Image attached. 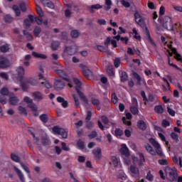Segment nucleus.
Instances as JSON below:
<instances>
[{"label": "nucleus", "instance_id": "nucleus-1", "mask_svg": "<svg viewBox=\"0 0 182 182\" xmlns=\"http://www.w3.org/2000/svg\"><path fill=\"white\" fill-rule=\"evenodd\" d=\"M75 86V90L80 97V99L85 103V105H87L89 103V100H87V98L86 96H85V94L80 91V89L82 88V82L80 80L77 78H74L73 79Z\"/></svg>", "mask_w": 182, "mask_h": 182}, {"label": "nucleus", "instance_id": "nucleus-2", "mask_svg": "<svg viewBox=\"0 0 182 182\" xmlns=\"http://www.w3.org/2000/svg\"><path fill=\"white\" fill-rule=\"evenodd\" d=\"M23 102L27 103L28 107L32 110V112H34L33 116H35V117H38V116H39V112H38V107L35 103H33V100L31 99L29 97H24Z\"/></svg>", "mask_w": 182, "mask_h": 182}, {"label": "nucleus", "instance_id": "nucleus-3", "mask_svg": "<svg viewBox=\"0 0 182 182\" xmlns=\"http://www.w3.org/2000/svg\"><path fill=\"white\" fill-rule=\"evenodd\" d=\"M165 174L168 180L174 181V180L177 178V169H176V168H171L169 166H166L165 168Z\"/></svg>", "mask_w": 182, "mask_h": 182}, {"label": "nucleus", "instance_id": "nucleus-4", "mask_svg": "<svg viewBox=\"0 0 182 182\" xmlns=\"http://www.w3.org/2000/svg\"><path fill=\"white\" fill-rule=\"evenodd\" d=\"M163 27L168 31H173L174 26L173 25V21L171 18L168 16H166L163 19Z\"/></svg>", "mask_w": 182, "mask_h": 182}, {"label": "nucleus", "instance_id": "nucleus-5", "mask_svg": "<svg viewBox=\"0 0 182 182\" xmlns=\"http://www.w3.org/2000/svg\"><path fill=\"white\" fill-rule=\"evenodd\" d=\"M53 132L55 134H59V136H62L63 139H68V132H66V130L63 128L55 126L53 127Z\"/></svg>", "mask_w": 182, "mask_h": 182}, {"label": "nucleus", "instance_id": "nucleus-6", "mask_svg": "<svg viewBox=\"0 0 182 182\" xmlns=\"http://www.w3.org/2000/svg\"><path fill=\"white\" fill-rule=\"evenodd\" d=\"M64 53H66L69 56H73V55L77 53V47L76 46H66L64 49Z\"/></svg>", "mask_w": 182, "mask_h": 182}, {"label": "nucleus", "instance_id": "nucleus-7", "mask_svg": "<svg viewBox=\"0 0 182 182\" xmlns=\"http://www.w3.org/2000/svg\"><path fill=\"white\" fill-rule=\"evenodd\" d=\"M55 73L57 75H59V76H60V77H62V79L63 80H65V82L70 83V78H69L68 73H66V72H65V70H60V69H56V70H55Z\"/></svg>", "mask_w": 182, "mask_h": 182}, {"label": "nucleus", "instance_id": "nucleus-8", "mask_svg": "<svg viewBox=\"0 0 182 182\" xmlns=\"http://www.w3.org/2000/svg\"><path fill=\"white\" fill-rule=\"evenodd\" d=\"M92 154L96 161H99L100 160H102V149L100 147L95 148L92 150Z\"/></svg>", "mask_w": 182, "mask_h": 182}, {"label": "nucleus", "instance_id": "nucleus-9", "mask_svg": "<svg viewBox=\"0 0 182 182\" xmlns=\"http://www.w3.org/2000/svg\"><path fill=\"white\" fill-rule=\"evenodd\" d=\"M134 19H135V22L139 25V26H145V23H144V18H143V17H141V15H140V13H139V11H136L134 14Z\"/></svg>", "mask_w": 182, "mask_h": 182}, {"label": "nucleus", "instance_id": "nucleus-10", "mask_svg": "<svg viewBox=\"0 0 182 182\" xmlns=\"http://www.w3.org/2000/svg\"><path fill=\"white\" fill-rule=\"evenodd\" d=\"M9 60L5 57L0 56V68L6 69V68H9Z\"/></svg>", "mask_w": 182, "mask_h": 182}, {"label": "nucleus", "instance_id": "nucleus-11", "mask_svg": "<svg viewBox=\"0 0 182 182\" xmlns=\"http://www.w3.org/2000/svg\"><path fill=\"white\" fill-rule=\"evenodd\" d=\"M79 68L82 69L84 76H85L87 79L90 80V70H89V68H87V67L83 64H80Z\"/></svg>", "mask_w": 182, "mask_h": 182}, {"label": "nucleus", "instance_id": "nucleus-12", "mask_svg": "<svg viewBox=\"0 0 182 182\" xmlns=\"http://www.w3.org/2000/svg\"><path fill=\"white\" fill-rule=\"evenodd\" d=\"M90 119H92V111H87L85 122L87 129H92V122H90Z\"/></svg>", "mask_w": 182, "mask_h": 182}, {"label": "nucleus", "instance_id": "nucleus-13", "mask_svg": "<svg viewBox=\"0 0 182 182\" xmlns=\"http://www.w3.org/2000/svg\"><path fill=\"white\" fill-rule=\"evenodd\" d=\"M65 87V82L61 80H56L54 82V88L55 90H62Z\"/></svg>", "mask_w": 182, "mask_h": 182}, {"label": "nucleus", "instance_id": "nucleus-14", "mask_svg": "<svg viewBox=\"0 0 182 182\" xmlns=\"http://www.w3.org/2000/svg\"><path fill=\"white\" fill-rule=\"evenodd\" d=\"M41 143L42 146H43L44 147H48V146H50V144H52V141H50L49 136H46L41 137Z\"/></svg>", "mask_w": 182, "mask_h": 182}, {"label": "nucleus", "instance_id": "nucleus-15", "mask_svg": "<svg viewBox=\"0 0 182 182\" xmlns=\"http://www.w3.org/2000/svg\"><path fill=\"white\" fill-rule=\"evenodd\" d=\"M120 153L126 157H129V156H130V152H129V148H127V146H126V144H124L121 145Z\"/></svg>", "mask_w": 182, "mask_h": 182}, {"label": "nucleus", "instance_id": "nucleus-16", "mask_svg": "<svg viewBox=\"0 0 182 182\" xmlns=\"http://www.w3.org/2000/svg\"><path fill=\"white\" fill-rule=\"evenodd\" d=\"M14 171H16L19 180L21 182H25V177L23 176V173H22V171L16 166H14Z\"/></svg>", "mask_w": 182, "mask_h": 182}, {"label": "nucleus", "instance_id": "nucleus-17", "mask_svg": "<svg viewBox=\"0 0 182 182\" xmlns=\"http://www.w3.org/2000/svg\"><path fill=\"white\" fill-rule=\"evenodd\" d=\"M157 96L149 95V97L146 100V102H145V105H147L149 103H154V105H156L157 103Z\"/></svg>", "mask_w": 182, "mask_h": 182}, {"label": "nucleus", "instance_id": "nucleus-18", "mask_svg": "<svg viewBox=\"0 0 182 182\" xmlns=\"http://www.w3.org/2000/svg\"><path fill=\"white\" fill-rule=\"evenodd\" d=\"M57 102L58 103H61V106L64 109H66V107H68V106H69V102H68V101L65 100V98H63L62 97H58Z\"/></svg>", "mask_w": 182, "mask_h": 182}, {"label": "nucleus", "instance_id": "nucleus-19", "mask_svg": "<svg viewBox=\"0 0 182 182\" xmlns=\"http://www.w3.org/2000/svg\"><path fill=\"white\" fill-rule=\"evenodd\" d=\"M41 2L43 6H46V8H50V9H53L55 8V5L49 0H43Z\"/></svg>", "mask_w": 182, "mask_h": 182}, {"label": "nucleus", "instance_id": "nucleus-20", "mask_svg": "<svg viewBox=\"0 0 182 182\" xmlns=\"http://www.w3.org/2000/svg\"><path fill=\"white\" fill-rule=\"evenodd\" d=\"M9 49H11V45L9 43H6L0 46V52H1V53H6L7 52H9Z\"/></svg>", "mask_w": 182, "mask_h": 182}, {"label": "nucleus", "instance_id": "nucleus-21", "mask_svg": "<svg viewBox=\"0 0 182 182\" xmlns=\"http://www.w3.org/2000/svg\"><path fill=\"white\" fill-rule=\"evenodd\" d=\"M138 156L139 157L138 160V166L141 167V166H143V164L146 162V158H144V154H143V153H138Z\"/></svg>", "mask_w": 182, "mask_h": 182}, {"label": "nucleus", "instance_id": "nucleus-22", "mask_svg": "<svg viewBox=\"0 0 182 182\" xmlns=\"http://www.w3.org/2000/svg\"><path fill=\"white\" fill-rule=\"evenodd\" d=\"M17 73H18V78L20 79V80H22V79L23 77V75H25V68H23V67H22V66H19L17 68Z\"/></svg>", "mask_w": 182, "mask_h": 182}, {"label": "nucleus", "instance_id": "nucleus-23", "mask_svg": "<svg viewBox=\"0 0 182 182\" xmlns=\"http://www.w3.org/2000/svg\"><path fill=\"white\" fill-rule=\"evenodd\" d=\"M60 46V42L58 41H53L50 44V48L52 50H58Z\"/></svg>", "mask_w": 182, "mask_h": 182}, {"label": "nucleus", "instance_id": "nucleus-24", "mask_svg": "<svg viewBox=\"0 0 182 182\" xmlns=\"http://www.w3.org/2000/svg\"><path fill=\"white\" fill-rule=\"evenodd\" d=\"M114 39H116L117 41H122L123 43H125V45H127L129 43V38L128 37H122L120 36H117L114 37Z\"/></svg>", "mask_w": 182, "mask_h": 182}, {"label": "nucleus", "instance_id": "nucleus-25", "mask_svg": "<svg viewBox=\"0 0 182 182\" xmlns=\"http://www.w3.org/2000/svg\"><path fill=\"white\" fill-rule=\"evenodd\" d=\"M149 142L151 143V144H152L154 147L156 148V149H161V146L160 145V144L157 142V141H156V139H154V138H150Z\"/></svg>", "mask_w": 182, "mask_h": 182}, {"label": "nucleus", "instance_id": "nucleus-26", "mask_svg": "<svg viewBox=\"0 0 182 182\" xmlns=\"http://www.w3.org/2000/svg\"><path fill=\"white\" fill-rule=\"evenodd\" d=\"M145 149L149 154H151L152 156H156V151L153 149V147L150 144H146L145 146Z\"/></svg>", "mask_w": 182, "mask_h": 182}, {"label": "nucleus", "instance_id": "nucleus-27", "mask_svg": "<svg viewBox=\"0 0 182 182\" xmlns=\"http://www.w3.org/2000/svg\"><path fill=\"white\" fill-rule=\"evenodd\" d=\"M32 56H33L34 58H40V59H46L48 58L46 55L38 53L35 51L32 52Z\"/></svg>", "mask_w": 182, "mask_h": 182}, {"label": "nucleus", "instance_id": "nucleus-28", "mask_svg": "<svg viewBox=\"0 0 182 182\" xmlns=\"http://www.w3.org/2000/svg\"><path fill=\"white\" fill-rule=\"evenodd\" d=\"M19 102V99H18L16 97H11L9 98V103L12 106H16L18 103Z\"/></svg>", "mask_w": 182, "mask_h": 182}, {"label": "nucleus", "instance_id": "nucleus-29", "mask_svg": "<svg viewBox=\"0 0 182 182\" xmlns=\"http://www.w3.org/2000/svg\"><path fill=\"white\" fill-rule=\"evenodd\" d=\"M11 159L14 161L15 163H19L21 164V158L18 156V155L12 153L10 155Z\"/></svg>", "mask_w": 182, "mask_h": 182}, {"label": "nucleus", "instance_id": "nucleus-30", "mask_svg": "<svg viewBox=\"0 0 182 182\" xmlns=\"http://www.w3.org/2000/svg\"><path fill=\"white\" fill-rule=\"evenodd\" d=\"M41 32H42V28L40 26H36L33 29V35L36 38H39V35H41Z\"/></svg>", "mask_w": 182, "mask_h": 182}, {"label": "nucleus", "instance_id": "nucleus-31", "mask_svg": "<svg viewBox=\"0 0 182 182\" xmlns=\"http://www.w3.org/2000/svg\"><path fill=\"white\" fill-rule=\"evenodd\" d=\"M137 126L140 130H144L147 127L146 122H144L143 120H139L137 123Z\"/></svg>", "mask_w": 182, "mask_h": 182}, {"label": "nucleus", "instance_id": "nucleus-32", "mask_svg": "<svg viewBox=\"0 0 182 182\" xmlns=\"http://www.w3.org/2000/svg\"><path fill=\"white\" fill-rule=\"evenodd\" d=\"M77 146L79 150H85V142L82 139L77 141Z\"/></svg>", "mask_w": 182, "mask_h": 182}, {"label": "nucleus", "instance_id": "nucleus-33", "mask_svg": "<svg viewBox=\"0 0 182 182\" xmlns=\"http://www.w3.org/2000/svg\"><path fill=\"white\" fill-rule=\"evenodd\" d=\"M39 119L42 122V123H48V120H49L48 114H42L41 115H40Z\"/></svg>", "mask_w": 182, "mask_h": 182}, {"label": "nucleus", "instance_id": "nucleus-34", "mask_svg": "<svg viewBox=\"0 0 182 182\" xmlns=\"http://www.w3.org/2000/svg\"><path fill=\"white\" fill-rule=\"evenodd\" d=\"M130 171L132 174H134V176H139V168L134 166H130Z\"/></svg>", "mask_w": 182, "mask_h": 182}, {"label": "nucleus", "instance_id": "nucleus-35", "mask_svg": "<svg viewBox=\"0 0 182 182\" xmlns=\"http://www.w3.org/2000/svg\"><path fill=\"white\" fill-rule=\"evenodd\" d=\"M12 9L14 11L16 16H21V10L17 5H14Z\"/></svg>", "mask_w": 182, "mask_h": 182}, {"label": "nucleus", "instance_id": "nucleus-36", "mask_svg": "<svg viewBox=\"0 0 182 182\" xmlns=\"http://www.w3.org/2000/svg\"><path fill=\"white\" fill-rule=\"evenodd\" d=\"M146 36H147V39L149 42V43H151V45H152V46L156 47V43H154V41H153V40L151 39V37L150 36V32H149V30L146 28Z\"/></svg>", "mask_w": 182, "mask_h": 182}, {"label": "nucleus", "instance_id": "nucleus-37", "mask_svg": "<svg viewBox=\"0 0 182 182\" xmlns=\"http://www.w3.org/2000/svg\"><path fill=\"white\" fill-rule=\"evenodd\" d=\"M79 35H80V33L79 32V31L77 30H73L70 32V36L73 38H76L79 37Z\"/></svg>", "mask_w": 182, "mask_h": 182}, {"label": "nucleus", "instance_id": "nucleus-38", "mask_svg": "<svg viewBox=\"0 0 182 182\" xmlns=\"http://www.w3.org/2000/svg\"><path fill=\"white\" fill-rule=\"evenodd\" d=\"M13 21L14 17H11V15L6 14V16H4V22H6V23H11V22H12Z\"/></svg>", "mask_w": 182, "mask_h": 182}, {"label": "nucleus", "instance_id": "nucleus-39", "mask_svg": "<svg viewBox=\"0 0 182 182\" xmlns=\"http://www.w3.org/2000/svg\"><path fill=\"white\" fill-rule=\"evenodd\" d=\"M112 8V0H105V6H104V9L105 11H109Z\"/></svg>", "mask_w": 182, "mask_h": 182}, {"label": "nucleus", "instance_id": "nucleus-40", "mask_svg": "<svg viewBox=\"0 0 182 182\" xmlns=\"http://www.w3.org/2000/svg\"><path fill=\"white\" fill-rule=\"evenodd\" d=\"M18 112L21 115L26 116V114H28V112H26V109L22 106L18 107Z\"/></svg>", "mask_w": 182, "mask_h": 182}, {"label": "nucleus", "instance_id": "nucleus-41", "mask_svg": "<svg viewBox=\"0 0 182 182\" xmlns=\"http://www.w3.org/2000/svg\"><path fill=\"white\" fill-rule=\"evenodd\" d=\"M154 110L156 113H158L159 114H161V113L164 112V109H163V107H161V105L156 106Z\"/></svg>", "mask_w": 182, "mask_h": 182}, {"label": "nucleus", "instance_id": "nucleus-42", "mask_svg": "<svg viewBox=\"0 0 182 182\" xmlns=\"http://www.w3.org/2000/svg\"><path fill=\"white\" fill-rule=\"evenodd\" d=\"M33 97H34V99H38L40 100H42V99H43L42 93H41L39 92H34L33 93Z\"/></svg>", "mask_w": 182, "mask_h": 182}, {"label": "nucleus", "instance_id": "nucleus-43", "mask_svg": "<svg viewBox=\"0 0 182 182\" xmlns=\"http://www.w3.org/2000/svg\"><path fill=\"white\" fill-rule=\"evenodd\" d=\"M112 102L114 105H116L117 102H119V97H117V95H116V92H112Z\"/></svg>", "mask_w": 182, "mask_h": 182}, {"label": "nucleus", "instance_id": "nucleus-44", "mask_svg": "<svg viewBox=\"0 0 182 182\" xmlns=\"http://www.w3.org/2000/svg\"><path fill=\"white\" fill-rule=\"evenodd\" d=\"M28 133H30L31 134V136H33L34 140H36V143H38L39 141V138L36 137L35 136V133H33V128H29L28 129Z\"/></svg>", "mask_w": 182, "mask_h": 182}, {"label": "nucleus", "instance_id": "nucleus-45", "mask_svg": "<svg viewBox=\"0 0 182 182\" xmlns=\"http://www.w3.org/2000/svg\"><path fill=\"white\" fill-rule=\"evenodd\" d=\"M114 133H115L116 137H117L119 139L123 134L124 132H123V130H122L119 128H117L114 131Z\"/></svg>", "mask_w": 182, "mask_h": 182}, {"label": "nucleus", "instance_id": "nucleus-46", "mask_svg": "<svg viewBox=\"0 0 182 182\" xmlns=\"http://www.w3.org/2000/svg\"><path fill=\"white\" fill-rule=\"evenodd\" d=\"M0 93H1V95H2L3 96H8V95H9V90L8 88H6V87H3V88H1V90H0Z\"/></svg>", "mask_w": 182, "mask_h": 182}, {"label": "nucleus", "instance_id": "nucleus-47", "mask_svg": "<svg viewBox=\"0 0 182 182\" xmlns=\"http://www.w3.org/2000/svg\"><path fill=\"white\" fill-rule=\"evenodd\" d=\"M23 34L25 36H27V38L28 39V41H32V39H33V37L32 36V35L29 32H28V31L26 30L23 31Z\"/></svg>", "mask_w": 182, "mask_h": 182}, {"label": "nucleus", "instance_id": "nucleus-48", "mask_svg": "<svg viewBox=\"0 0 182 182\" xmlns=\"http://www.w3.org/2000/svg\"><path fill=\"white\" fill-rule=\"evenodd\" d=\"M130 111L132 114H139V109L136 106H131Z\"/></svg>", "mask_w": 182, "mask_h": 182}, {"label": "nucleus", "instance_id": "nucleus-49", "mask_svg": "<svg viewBox=\"0 0 182 182\" xmlns=\"http://www.w3.org/2000/svg\"><path fill=\"white\" fill-rule=\"evenodd\" d=\"M23 25L26 28V29H29L31 28V21L28 18H25L23 21Z\"/></svg>", "mask_w": 182, "mask_h": 182}, {"label": "nucleus", "instance_id": "nucleus-50", "mask_svg": "<svg viewBox=\"0 0 182 182\" xmlns=\"http://www.w3.org/2000/svg\"><path fill=\"white\" fill-rule=\"evenodd\" d=\"M20 166L23 168V170H24V171H26V173H27L28 174H29V173H31L29 168H28V166H26V165H25V164L21 162Z\"/></svg>", "mask_w": 182, "mask_h": 182}, {"label": "nucleus", "instance_id": "nucleus-51", "mask_svg": "<svg viewBox=\"0 0 182 182\" xmlns=\"http://www.w3.org/2000/svg\"><path fill=\"white\" fill-rule=\"evenodd\" d=\"M127 73L126 72H122L121 74V80L122 82H126L128 79Z\"/></svg>", "mask_w": 182, "mask_h": 182}, {"label": "nucleus", "instance_id": "nucleus-52", "mask_svg": "<svg viewBox=\"0 0 182 182\" xmlns=\"http://www.w3.org/2000/svg\"><path fill=\"white\" fill-rule=\"evenodd\" d=\"M146 180L149 181H153L154 180V176H153V174H151V171H149L146 175Z\"/></svg>", "mask_w": 182, "mask_h": 182}, {"label": "nucleus", "instance_id": "nucleus-53", "mask_svg": "<svg viewBox=\"0 0 182 182\" xmlns=\"http://www.w3.org/2000/svg\"><path fill=\"white\" fill-rule=\"evenodd\" d=\"M41 85H43L46 89H50L52 87V85L48 81L42 82Z\"/></svg>", "mask_w": 182, "mask_h": 182}, {"label": "nucleus", "instance_id": "nucleus-54", "mask_svg": "<svg viewBox=\"0 0 182 182\" xmlns=\"http://www.w3.org/2000/svg\"><path fill=\"white\" fill-rule=\"evenodd\" d=\"M19 8L22 12H26V4L25 3L21 2L19 4Z\"/></svg>", "mask_w": 182, "mask_h": 182}, {"label": "nucleus", "instance_id": "nucleus-55", "mask_svg": "<svg viewBox=\"0 0 182 182\" xmlns=\"http://www.w3.org/2000/svg\"><path fill=\"white\" fill-rule=\"evenodd\" d=\"M171 137L175 141H178V134H176V132H172L171 134Z\"/></svg>", "mask_w": 182, "mask_h": 182}, {"label": "nucleus", "instance_id": "nucleus-56", "mask_svg": "<svg viewBox=\"0 0 182 182\" xmlns=\"http://www.w3.org/2000/svg\"><path fill=\"white\" fill-rule=\"evenodd\" d=\"M61 147H62V150H63L64 151H69L70 150V148L67 146L66 143L65 142L61 143Z\"/></svg>", "mask_w": 182, "mask_h": 182}, {"label": "nucleus", "instance_id": "nucleus-57", "mask_svg": "<svg viewBox=\"0 0 182 182\" xmlns=\"http://www.w3.org/2000/svg\"><path fill=\"white\" fill-rule=\"evenodd\" d=\"M101 121L104 124H109V118H107L106 116H102Z\"/></svg>", "mask_w": 182, "mask_h": 182}, {"label": "nucleus", "instance_id": "nucleus-58", "mask_svg": "<svg viewBox=\"0 0 182 182\" xmlns=\"http://www.w3.org/2000/svg\"><path fill=\"white\" fill-rule=\"evenodd\" d=\"M132 32H133V33L135 34V35L134 36V38L135 39H138V40L141 39V37H140V36H139V33H137V30H136V28H133Z\"/></svg>", "mask_w": 182, "mask_h": 182}, {"label": "nucleus", "instance_id": "nucleus-59", "mask_svg": "<svg viewBox=\"0 0 182 182\" xmlns=\"http://www.w3.org/2000/svg\"><path fill=\"white\" fill-rule=\"evenodd\" d=\"M112 160L114 167H117V166H119V160L117 159V158H116V156H112Z\"/></svg>", "mask_w": 182, "mask_h": 182}, {"label": "nucleus", "instance_id": "nucleus-60", "mask_svg": "<svg viewBox=\"0 0 182 182\" xmlns=\"http://www.w3.org/2000/svg\"><path fill=\"white\" fill-rule=\"evenodd\" d=\"M133 76L135 77L139 85H140V83L141 82V77H140V75H139L137 73H133Z\"/></svg>", "mask_w": 182, "mask_h": 182}, {"label": "nucleus", "instance_id": "nucleus-61", "mask_svg": "<svg viewBox=\"0 0 182 182\" xmlns=\"http://www.w3.org/2000/svg\"><path fill=\"white\" fill-rule=\"evenodd\" d=\"M121 4L125 8H130V3L129 1H127L126 0H122Z\"/></svg>", "mask_w": 182, "mask_h": 182}, {"label": "nucleus", "instance_id": "nucleus-62", "mask_svg": "<svg viewBox=\"0 0 182 182\" xmlns=\"http://www.w3.org/2000/svg\"><path fill=\"white\" fill-rule=\"evenodd\" d=\"M28 83H29V85H31V86H37L38 80H28Z\"/></svg>", "mask_w": 182, "mask_h": 182}, {"label": "nucleus", "instance_id": "nucleus-63", "mask_svg": "<svg viewBox=\"0 0 182 182\" xmlns=\"http://www.w3.org/2000/svg\"><path fill=\"white\" fill-rule=\"evenodd\" d=\"M61 38L63 41H67L68 40V33L66 31H63L61 33Z\"/></svg>", "mask_w": 182, "mask_h": 182}, {"label": "nucleus", "instance_id": "nucleus-64", "mask_svg": "<svg viewBox=\"0 0 182 182\" xmlns=\"http://www.w3.org/2000/svg\"><path fill=\"white\" fill-rule=\"evenodd\" d=\"M107 73L109 76H114V71L112 68L107 69Z\"/></svg>", "mask_w": 182, "mask_h": 182}]
</instances>
